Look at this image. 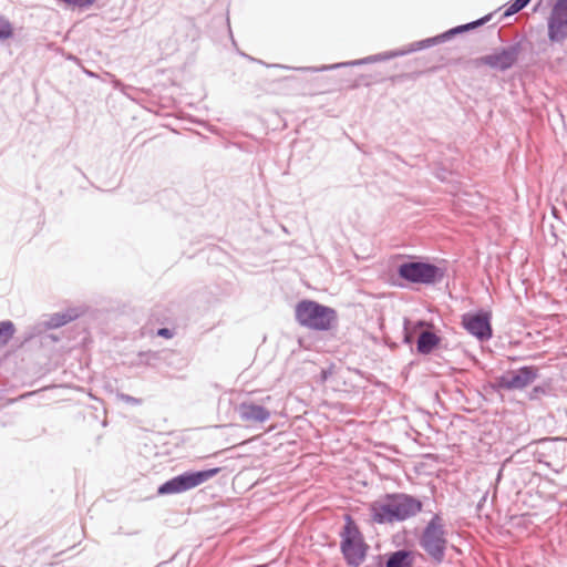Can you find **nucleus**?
I'll list each match as a JSON object with an SVG mask.
<instances>
[{"label": "nucleus", "instance_id": "nucleus-22", "mask_svg": "<svg viewBox=\"0 0 567 567\" xmlns=\"http://www.w3.org/2000/svg\"><path fill=\"white\" fill-rule=\"evenodd\" d=\"M121 400L128 403V404H132V405H137L141 403V400L137 399V398H134V396H131L128 394H121L120 395Z\"/></svg>", "mask_w": 567, "mask_h": 567}, {"label": "nucleus", "instance_id": "nucleus-14", "mask_svg": "<svg viewBox=\"0 0 567 567\" xmlns=\"http://www.w3.org/2000/svg\"><path fill=\"white\" fill-rule=\"evenodd\" d=\"M441 338L432 331H422L416 340V351L420 354H430L439 347Z\"/></svg>", "mask_w": 567, "mask_h": 567}, {"label": "nucleus", "instance_id": "nucleus-4", "mask_svg": "<svg viewBox=\"0 0 567 567\" xmlns=\"http://www.w3.org/2000/svg\"><path fill=\"white\" fill-rule=\"evenodd\" d=\"M340 550L349 567H359L365 559L369 549L355 520L351 515H344V525L340 532Z\"/></svg>", "mask_w": 567, "mask_h": 567}, {"label": "nucleus", "instance_id": "nucleus-20", "mask_svg": "<svg viewBox=\"0 0 567 567\" xmlns=\"http://www.w3.org/2000/svg\"><path fill=\"white\" fill-rule=\"evenodd\" d=\"M60 1L68 6L79 7V8L90 7L95 2V0H60Z\"/></svg>", "mask_w": 567, "mask_h": 567}, {"label": "nucleus", "instance_id": "nucleus-7", "mask_svg": "<svg viewBox=\"0 0 567 567\" xmlns=\"http://www.w3.org/2000/svg\"><path fill=\"white\" fill-rule=\"evenodd\" d=\"M538 378V368L524 365L496 378L495 388L508 391L524 390Z\"/></svg>", "mask_w": 567, "mask_h": 567}, {"label": "nucleus", "instance_id": "nucleus-10", "mask_svg": "<svg viewBox=\"0 0 567 567\" xmlns=\"http://www.w3.org/2000/svg\"><path fill=\"white\" fill-rule=\"evenodd\" d=\"M517 60V50L515 48L503 49L475 60V65H487L492 69L506 70Z\"/></svg>", "mask_w": 567, "mask_h": 567}, {"label": "nucleus", "instance_id": "nucleus-6", "mask_svg": "<svg viewBox=\"0 0 567 567\" xmlns=\"http://www.w3.org/2000/svg\"><path fill=\"white\" fill-rule=\"evenodd\" d=\"M219 472V467L184 472L161 484L157 488V494L172 495L186 492L207 482L208 480L216 476Z\"/></svg>", "mask_w": 567, "mask_h": 567}, {"label": "nucleus", "instance_id": "nucleus-24", "mask_svg": "<svg viewBox=\"0 0 567 567\" xmlns=\"http://www.w3.org/2000/svg\"><path fill=\"white\" fill-rule=\"evenodd\" d=\"M487 498V493L483 495L482 499L480 501L478 505H477V509H481L482 505H484V502L486 501Z\"/></svg>", "mask_w": 567, "mask_h": 567}, {"label": "nucleus", "instance_id": "nucleus-19", "mask_svg": "<svg viewBox=\"0 0 567 567\" xmlns=\"http://www.w3.org/2000/svg\"><path fill=\"white\" fill-rule=\"evenodd\" d=\"M530 0H514V2L504 12L505 17L512 16L528 4Z\"/></svg>", "mask_w": 567, "mask_h": 567}, {"label": "nucleus", "instance_id": "nucleus-15", "mask_svg": "<svg viewBox=\"0 0 567 567\" xmlns=\"http://www.w3.org/2000/svg\"><path fill=\"white\" fill-rule=\"evenodd\" d=\"M173 352H154V351H145L140 352L137 355L136 364H145L148 367H156L158 361H168L169 357H173Z\"/></svg>", "mask_w": 567, "mask_h": 567}, {"label": "nucleus", "instance_id": "nucleus-17", "mask_svg": "<svg viewBox=\"0 0 567 567\" xmlns=\"http://www.w3.org/2000/svg\"><path fill=\"white\" fill-rule=\"evenodd\" d=\"M550 385L549 383H543V384H539V385H535L527 394V398L530 400V401H538L540 400L543 396H548L550 395Z\"/></svg>", "mask_w": 567, "mask_h": 567}, {"label": "nucleus", "instance_id": "nucleus-21", "mask_svg": "<svg viewBox=\"0 0 567 567\" xmlns=\"http://www.w3.org/2000/svg\"><path fill=\"white\" fill-rule=\"evenodd\" d=\"M487 20H488V17H486L484 19H481V20H477V21L472 22V23H467L465 25H461V27L456 28L454 31L455 32H462V31H466V30H470V29H474V28L483 24Z\"/></svg>", "mask_w": 567, "mask_h": 567}, {"label": "nucleus", "instance_id": "nucleus-13", "mask_svg": "<svg viewBox=\"0 0 567 567\" xmlns=\"http://www.w3.org/2000/svg\"><path fill=\"white\" fill-rule=\"evenodd\" d=\"M414 553L409 549H398L386 555L385 567H413Z\"/></svg>", "mask_w": 567, "mask_h": 567}, {"label": "nucleus", "instance_id": "nucleus-16", "mask_svg": "<svg viewBox=\"0 0 567 567\" xmlns=\"http://www.w3.org/2000/svg\"><path fill=\"white\" fill-rule=\"evenodd\" d=\"M16 333V326L11 320L0 321V348L7 346Z\"/></svg>", "mask_w": 567, "mask_h": 567}, {"label": "nucleus", "instance_id": "nucleus-2", "mask_svg": "<svg viewBox=\"0 0 567 567\" xmlns=\"http://www.w3.org/2000/svg\"><path fill=\"white\" fill-rule=\"evenodd\" d=\"M295 319L299 326L312 331H329L338 324L336 309L310 299L297 302Z\"/></svg>", "mask_w": 567, "mask_h": 567}, {"label": "nucleus", "instance_id": "nucleus-1", "mask_svg": "<svg viewBox=\"0 0 567 567\" xmlns=\"http://www.w3.org/2000/svg\"><path fill=\"white\" fill-rule=\"evenodd\" d=\"M423 508L422 502L405 493H391L381 502H373L370 506L371 518L377 524H392L404 522L417 515Z\"/></svg>", "mask_w": 567, "mask_h": 567}, {"label": "nucleus", "instance_id": "nucleus-18", "mask_svg": "<svg viewBox=\"0 0 567 567\" xmlns=\"http://www.w3.org/2000/svg\"><path fill=\"white\" fill-rule=\"evenodd\" d=\"M12 34L13 28L11 23L3 17H0V40H7L11 38Z\"/></svg>", "mask_w": 567, "mask_h": 567}, {"label": "nucleus", "instance_id": "nucleus-8", "mask_svg": "<svg viewBox=\"0 0 567 567\" xmlns=\"http://www.w3.org/2000/svg\"><path fill=\"white\" fill-rule=\"evenodd\" d=\"M462 324L480 341H486L492 338L491 313L487 311L478 310L473 313L463 315Z\"/></svg>", "mask_w": 567, "mask_h": 567}, {"label": "nucleus", "instance_id": "nucleus-11", "mask_svg": "<svg viewBox=\"0 0 567 567\" xmlns=\"http://www.w3.org/2000/svg\"><path fill=\"white\" fill-rule=\"evenodd\" d=\"M235 411L237 412L239 419L248 425L265 423L270 419L271 415L270 411L265 406L249 401L239 403L235 408Z\"/></svg>", "mask_w": 567, "mask_h": 567}, {"label": "nucleus", "instance_id": "nucleus-9", "mask_svg": "<svg viewBox=\"0 0 567 567\" xmlns=\"http://www.w3.org/2000/svg\"><path fill=\"white\" fill-rule=\"evenodd\" d=\"M548 37L553 42L567 38V0H558L548 19Z\"/></svg>", "mask_w": 567, "mask_h": 567}, {"label": "nucleus", "instance_id": "nucleus-23", "mask_svg": "<svg viewBox=\"0 0 567 567\" xmlns=\"http://www.w3.org/2000/svg\"><path fill=\"white\" fill-rule=\"evenodd\" d=\"M157 334L164 338H171L173 336L172 331L168 328L158 329Z\"/></svg>", "mask_w": 567, "mask_h": 567}, {"label": "nucleus", "instance_id": "nucleus-12", "mask_svg": "<svg viewBox=\"0 0 567 567\" xmlns=\"http://www.w3.org/2000/svg\"><path fill=\"white\" fill-rule=\"evenodd\" d=\"M79 317L80 311L75 308H71L63 312H55L50 315L43 324L47 329H56L78 319Z\"/></svg>", "mask_w": 567, "mask_h": 567}, {"label": "nucleus", "instance_id": "nucleus-25", "mask_svg": "<svg viewBox=\"0 0 567 567\" xmlns=\"http://www.w3.org/2000/svg\"><path fill=\"white\" fill-rule=\"evenodd\" d=\"M555 110L558 112L559 116H561V117H563V114L560 113V109H559V107H556Z\"/></svg>", "mask_w": 567, "mask_h": 567}, {"label": "nucleus", "instance_id": "nucleus-5", "mask_svg": "<svg viewBox=\"0 0 567 567\" xmlns=\"http://www.w3.org/2000/svg\"><path fill=\"white\" fill-rule=\"evenodd\" d=\"M398 276L410 282L424 286L441 284L445 277V269L434 264L421 260L404 261L398 266Z\"/></svg>", "mask_w": 567, "mask_h": 567}, {"label": "nucleus", "instance_id": "nucleus-3", "mask_svg": "<svg viewBox=\"0 0 567 567\" xmlns=\"http://www.w3.org/2000/svg\"><path fill=\"white\" fill-rule=\"evenodd\" d=\"M447 530L440 514H434L423 528L419 545L435 565L445 560L447 549Z\"/></svg>", "mask_w": 567, "mask_h": 567}]
</instances>
